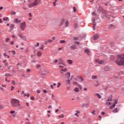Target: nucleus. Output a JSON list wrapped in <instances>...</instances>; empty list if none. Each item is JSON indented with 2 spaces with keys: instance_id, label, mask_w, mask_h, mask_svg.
Masks as SVG:
<instances>
[{
  "instance_id": "nucleus-58",
  "label": "nucleus",
  "mask_w": 124,
  "mask_h": 124,
  "mask_svg": "<svg viewBox=\"0 0 124 124\" xmlns=\"http://www.w3.org/2000/svg\"><path fill=\"white\" fill-rule=\"evenodd\" d=\"M13 55H15V54H16V52L15 51H13Z\"/></svg>"
},
{
  "instance_id": "nucleus-53",
  "label": "nucleus",
  "mask_w": 124,
  "mask_h": 124,
  "mask_svg": "<svg viewBox=\"0 0 124 124\" xmlns=\"http://www.w3.org/2000/svg\"><path fill=\"white\" fill-rule=\"evenodd\" d=\"M14 44V42H13V41H11V42H10L11 45H13Z\"/></svg>"
},
{
  "instance_id": "nucleus-41",
  "label": "nucleus",
  "mask_w": 124,
  "mask_h": 124,
  "mask_svg": "<svg viewBox=\"0 0 124 124\" xmlns=\"http://www.w3.org/2000/svg\"><path fill=\"white\" fill-rule=\"evenodd\" d=\"M8 40H9V38H6V40H5V42H6V43H7Z\"/></svg>"
},
{
  "instance_id": "nucleus-49",
  "label": "nucleus",
  "mask_w": 124,
  "mask_h": 124,
  "mask_svg": "<svg viewBox=\"0 0 124 124\" xmlns=\"http://www.w3.org/2000/svg\"><path fill=\"white\" fill-rule=\"evenodd\" d=\"M60 86H61V83L60 82H59L58 85L57 86V88H60Z\"/></svg>"
},
{
  "instance_id": "nucleus-12",
  "label": "nucleus",
  "mask_w": 124,
  "mask_h": 124,
  "mask_svg": "<svg viewBox=\"0 0 124 124\" xmlns=\"http://www.w3.org/2000/svg\"><path fill=\"white\" fill-rule=\"evenodd\" d=\"M88 74H89V71L88 70L84 71L83 75H84V76L88 75Z\"/></svg>"
},
{
  "instance_id": "nucleus-52",
  "label": "nucleus",
  "mask_w": 124,
  "mask_h": 124,
  "mask_svg": "<svg viewBox=\"0 0 124 124\" xmlns=\"http://www.w3.org/2000/svg\"><path fill=\"white\" fill-rule=\"evenodd\" d=\"M110 109H113L114 108V107L113 106H111L109 107Z\"/></svg>"
},
{
  "instance_id": "nucleus-22",
  "label": "nucleus",
  "mask_w": 124,
  "mask_h": 124,
  "mask_svg": "<svg viewBox=\"0 0 124 124\" xmlns=\"http://www.w3.org/2000/svg\"><path fill=\"white\" fill-rule=\"evenodd\" d=\"M92 78L93 80H94V79H96V78H97V76H92Z\"/></svg>"
},
{
  "instance_id": "nucleus-63",
  "label": "nucleus",
  "mask_w": 124,
  "mask_h": 124,
  "mask_svg": "<svg viewBox=\"0 0 124 124\" xmlns=\"http://www.w3.org/2000/svg\"><path fill=\"white\" fill-rule=\"evenodd\" d=\"M4 64H5V65L7 66V65H8V63L5 62Z\"/></svg>"
},
{
  "instance_id": "nucleus-15",
  "label": "nucleus",
  "mask_w": 124,
  "mask_h": 124,
  "mask_svg": "<svg viewBox=\"0 0 124 124\" xmlns=\"http://www.w3.org/2000/svg\"><path fill=\"white\" fill-rule=\"evenodd\" d=\"M107 101H112V95L108 96Z\"/></svg>"
},
{
  "instance_id": "nucleus-18",
  "label": "nucleus",
  "mask_w": 124,
  "mask_h": 124,
  "mask_svg": "<svg viewBox=\"0 0 124 124\" xmlns=\"http://www.w3.org/2000/svg\"><path fill=\"white\" fill-rule=\"evenodd\" d=\"M38 57H41V56L42 55V53H41V52L40 51H38L37 53Z\"/></svg>"
},
{
  "instance_id": "nucleus-48",
  "label": "nucleus",
  "mask_w": 124,
  "mask_h": 124,
  "mask_svg": "<svg viewBox=\"0 0 124 124\" xmlns=\"http://www.w3.org/2000/svg\"><path fill=\"white\" fill-rule=\"evenodd\" d=\"M26 106L29 107V106H30V103H26Z\"/></svg>"
},
{
  "instance_id": "nucleus-26",
  "label": "nucleus",
  "mask_w": 124,
  "mask_h": 124,
  "mask_svg": "<svg viewBox=\"0 0 124 124\" xmlns=\"http://www.w3.org/2000/svg\"><path fill=\"white\" fill-rule=\"evenodd\" d=\"M15 14H16V12H14L13 11H11V15H15Z\"/></svg>"
},
{
  "instance_id": "nucleus-47",
  "label": "nucleus",
  "mask_w": 124,
  "mask_h": 124,
  "mask_svg": "<svg viewBox=\"0 0 124 124\" xmlns=\"http://www.w3.org/2000/svg\"><path fill=\"white\" fill-rule=\"evenodd\" d=\"M96 84H95V86H96V87H97V86H98L99 85V84H98V81L96 82Z\"/></svg>"
},
{
  "instance_id": "nucleus-11",
  "label": "nucleus",
  "mask_w": 124,
  "mask_h": 124,
  "mask_svg": "<svg viewBox=\"0 0 124 124\" xmlns=\"http://www.w3.org/2000/svg\"><path fill=\"white\" fill-rule=\"evenodd\" d=\"M98 39V35L97 34H95L93 36V40H96Z\"/></svg>"
},
{
  "instance_id": "nucleus-38",
  "label": "nucleus",
  "mask_w": 124,
  "mask_h": 124,
  "mask_svg": "<svg viewBox=\"0 0 124 124\" xmlns=\"http://www.w3.org/2000/svg\"><path fill=\"white\" fill-rule=\"evenodd\" d=\"M24 96H27V97H29V96H30V94H24Z\"/></svg>"
},
{
  "instance_id": "nucleus-24",
  "label": "nucleus",
  "mask_w": 124,
  "mask_h": 124,
  "mask_svg": "<svg viewBox=\"0 0 124 124\" xmlns=\"http://www.w3.org/2000/svg\"><path fill=\"white\" fill-rule=\"evenodd\" d=\"M60 42L61 44H62V43H65V40H60Z\"/></svg>"
},
{
  "instance_id": "nucleus-59",
  "label": "nucleus",
  "mask_w": 124,
  "mask_h": 124,
  "mask_svg": "<svg viewBox=\"0 0 124 124\" xmlns=\"http://www.w3.org/2000/svg\"><path fill=\"white\" fill-rule=\"evenodd\" d=\"M73 84H74L75 85H77L78 83H77V82H76V81H74V82H73Z\"/></svg>"
},
{
  "instance_id": "nucleus-56",
  "label": "nucleus",
  "mask_w": 124,
  "mask_h": 124,
  "mask_svg": "<svg viewBox=\"0 0 124 124\" xmlns=\"http://www.w3.org/2000/svg\"><path fill=\"white\" fill-rule=\"evenodd\" d=\"M59 118H64V116H63V115H62V116L60 115L59 116Z\"/></svg>"
},
{
  "instance_id": "nucleus-37",
  "label": "nucleus",
  "mask_w": 124,
  "mask_h": 124,
  "mask_svg": "<svg viewBox=\"0 0 124 124\" xmlns=\"http://www.w3.org/2000/svg\"><path fill=\"white\" fill-rule=\"evenodd\" d=\"M75 43L76 44H77V45H79V44H80V43H79V42H77V41L75 42Z\"/></svg>"
},
{
  "instance_id": "nucleus-5",
  "label": "nucleus",
  "mask_w": 124,
  "mask_h": 124,
  "mask_svg": "<svg viewBox=\"0 0 124 124\" xmlns=\"http://www.w3.org/2000/svg\"><path fill=\"white\" fill-rule=\"evenodd\" d=\"M59 62L58 64H62L64 66H65V64L64 63V62H63V60L61 58L59 59Z\"/></svg>"
},
{
  "instance_id": "nucleus-44",
  "label": "nucleus",
  "mask_w": 124,
  "mask_h": 124,
  "mask_svg": "<svg viewBox=\"0 0 124 124\" xmlns=\"http://www.w3.org/2000/svg\"><path fill=\"white\" fill-rule=\"evenodd\" d=\"M31 100H34V97H33V96L31 97Z\"/></svg>"
},
{
  "instance_id": "nucleus-45",
  "label": "nucleus",
  "mask_w": 124,
  "mask_h": 124,
  "mask_svg": "<svg viewBox=\"0 0 124 124\" xmlns=\"http://www.w3.org/2000/svg\"><path fill=\"white\" fill-rule=\"evenodd\" d=\"M14 113H15V111L12 110L10 112V114H14Z\"/></svg>"
},
{
  "instance_id": "nucleus-1",
  "label": "nucleus",
  "mask_w": 124,
  "mask_h": 124,
  "mask_svg": "<svg viewBox=\"0 0 124 124\" xmlns=\"http://www.w3.org/2000/svg\"><path fill=\"white\" fill-rule=\"evenodd\" d=\"M11 106L13 107H15L17 109V110H21V109H23V107L21 104H20V101L16 99H12L11 100Z\"/></svg>"
},
{
  "instance_id": "nucleus-21",
  "label": "nucleus",
  "mask_w": 124,
  "mask_h": 124,
  "mask_svg": "<svg viewBox=\"0 0 124 124\" xmlns=\"http://www.w3.org/2000/svg\"><path fill=\"white\" fill-rule=\"evenodd\" d=\"M78 78H79V79H80L81 80V81H84V79H83V77H82L81 76H78Z\"/></svg>"
},
{
  "instance_id": "nucleus-39",
  "label": "nucleus",
  "mask_w": 124,
  "mask_h": 124,
  "mask_svg": "<svg viewBox=\"0 0 124 124\" xmlns=\"http://www.w3.org/2000/svg\"><path fill=\"white\" fill-rule=\"evenodd\" d=\"M12 84L13 85H15V81L12 80Z\"/></svg>"
},
{
  "instance_id": "nucleus-42",
  "label": "nucleus",
  "mask_w": 124,
  "mask_h": 124,
  "mask_svg": "<svg viewBox=\"0 0 124 124\" xmlns=\"http://www.w3.org/2000/svg\"><path fill=\"white\" fill-rule=\"evenodd\" d=\"M92 15H93V16H95V15H96V14H95V12H93V14H92Z\"/></svg>"
},
{
  "instance_id": "nucleus-61",
  "label": "nucleus",
  "mask_w": 124,
  "mask_h": 124,
  "mask_svg": "<svg viewBox=\"0 0 124 124\" xmlns=\"http://www.w3.org/2000/svg\"><path fill=\"white\" fill-rule=\"evenodd\" d=\"M53 4L54 6H56V1H54V2L53 3Z\"/></svg>"
},
{
  "instance_id": "nucleus-64",
  "label": "nucleus",
  "mask_w": 124,
  "mask_h": 124,
  "mask_svg": "<svg viewBox=\"0 0 124 124\" xmlns=\"http://www.w3.org/2000/svg\"><path fill=\"white\" fill-rule=\"evenodd\" d=\"M25 124H30L29 122H26Z\"/></svg>"
},
{
  "instance_id": "nucleus-27",
  "label": "nucleus",
  "mask_w": 124,
  "mask_h": 124,
  "mask_svg": "<svg viewBox=\"0 0 124 124\" xmlns=\"http://www.w3.org/2000/svg\"><path fill=\"white\" fill-rule=\"evenodd\" d=\"M75 92H76V93H78V92H79V89L77 88H76L75 89Z\"/></svg>"
},
{
  "instance_id": "nucleus-8",
  "label": "nucleus",
  "mask_w": 124,
  "mask_h": 124,
  "mask_svg": "<svg viewBox=\"0 0 124 124\" xmlns=\"http://www.w3.org/2000/svg\"><path fill=\"white\" fill-rule=\"evenodd\" d=\"M70 48L71 50H75L76 49H77V47L76 46V45L74 44L72 45Z\"/></svg>"
},
{
  "instance_id": "nucleus-40",
  "label": "nucleus",
  "mask_w": 124,
  "mask_h": 124,
  "mask_svg": "<svg viewBox=\"0 0 124 124\" xmlns=\"http://www.w3.org/2000/svg\"><path fill=\"white\" fill-rule=\"evenodd\" d=\"M41 65H36V67L37 68H39V67H40Z\"/></svg>"
},
{
  "instance_id": "nucleus-30",
  "label": "nucleus",
  "mask_w": 124,
  "mask_h": 124,
  "mask_svg": "<svg viewBox=\"0 0 124 124\" xmlns=\"http://www.w3.org/2000/svg\"><path fill=\"white\" fill-rule=\"evenodd\" d=\"M100 61V60L99 59H96L95 60L96 62H97L99 64Z\"/></svg>"
},
{
  "instance_id": "nucleus-54",
  "label": "nucleus",
  "mask_w": 124,
  "mask_h": 124,
  "mask_svg": "<svg viewBox=\"0 0 124 124\" xmlns=\"http://www.w3.org/2000/svg\"><path fill=\"white\" fill-rule=\"evenodd\" d=\"M94 112H95V110H94L92 112V114H93V115H94L95 113H94Z\"/></svg>"
},
{
  "instance_id": "nucleus-2",
  "label": "nucleus",
  "mask_w": 124,
  "mask_h": 124,
  "mask_svg": "<svg viewBox=\"0 0 124 124\" xmlns=\"http://www.w3.org/2000/svg\"><path fill=\"white\" fill-rule=\"evenodd\" d=\"M115 62L117 65H124V54L118 55Z\"/></svg>"
},
{
  "instance_id": "nucleus-55",
  "label": "nucleus",
  "mask_w": 124,
  "mask_h": 124,
  "mask_svg": "<svg viewBox=\"0 0 124 124\" xmlns=\"http://www.w3.org/2000/svg\"><path fill=\"white\" fill-rule=\"evenodd\" d=\"M10 27H11V28H14V25L11 24V25H10Z\"/></svg>"
},
{
  "instance_id": "nucleus-50",
  "label": "nucleus",
  "mask_w": 124,
  "mask_h": 124,
  "mask_svg": "<svg viewBox=\"0 0 124 124\" xmlns=\"http://www.w3.org/2000/svg\"><path fill=\"white\" fill-rule=\"evenodd\" d=\"M37 93H40V91L39 90H37Z\"/></svg>"
},
{
  "instance_id": "nucleus-14",
  "label": "nucleus",
  "mask_w": 124,
  "mask_h": 124,
  "mask_svg": "<svg viewBox=\"0 0 124 124\" xmlns=\"http://www.w3.org/2000/svg\"><path fill=\"white\" fill-rule=\"evenodd\" d=\"M95 95H96L98 98H101V95H100V94L98 93H95Z\"/></svg>"
},
{
  "instance_id": "nucleus-9",
  "label": "nucleus",
  "mask_w": 124,
  "mask_h": 124,
  "mask_svg": "<svg viewBox=\"0 0 124 124\" xmlns=\"http://www.w3.org/2000/svg\"><path fill=\"white\" fill-rule=\"evenodd\" d=\"M84 53H85V54H87V56H90L91 51H90V50L86 49L84 50Z\"/></svg>"
},
{
  "instance_id": "nucleus-29",
  "label": "nucleus",
  "mask_w": 124,
  "mask_h": 124,
  "mask_svg": "<svg viewBox=\"0 0 124 124\" xmlns=\"http://www.w3.org/2000/svg\"><path fill=\"white\" fill-rule=\"evenodd\" d=\"M3 20L4 21H8V17H4V18H3Z\"/></svg>"
},
{
  "instance_id": "nucleus-34",
  "label": "nucleus",
  "mask_w": 124,
  "mask_h": 124,
  "mask_svg": "<svg viewBox=\"0 0 124 124\" xmlns=\"http://www.w3.org/2000/svg\"><path fill=\"white\" fill-rule=\"evenodd\" d=\"M14 21H15V23H18V19H17V18H15V19H14Z\"/></svg>"
},
{
  "instance_id": "nucleus-16",
  "label": "nucleus",
  "mask_w": 124,
  "mask_h": 124,
  "mask_svg": "<svg viewBox=\"0 0 124 124\" xmlns=\"http://www.w3.org/2000/svg\"><path fill=\"white\" fill-rule=\"evenodd\" d=\"M67 62H68V63H69V64H71L72 63V60H67Z\"/></svg>"
},
{
  "instance_id": "nucleus-32",
  "label": "nucleus",
  "mask_w": 124,
  "mask_h": 124,
  "mask_svg": "<svg viewBox=\"0 0 124 124\" xmlns=\"http://www.w3.org/2000/svg\"><path fill=\"white\" fill-rule=\"evenodd\" d=\"M100 11H101V7H99V10H97V12L98 13H99V12H100Z\"/></svg>"
},
{
  "instance_id": "nucleus-19",
  "label": "nucleus",
  "mask_w": 124,
  "mask_h": 124,
  "mask_svg": "<svg viewBox=\"0 0 124 124\" xmlns=\"http://www.w3.org/2000/svg\"><path fill=\"white\" fill-rule=\"evenodd\" d=\"M5 77H10L11 76V74L9 73H6L5 75Z\"/></svg>"
},
{
  "instance_id": "nucleus-28",
  "label": "nucleus",
  "mask_w": 124,
  "mask_h": 124,
  "mask_svg": "<svg viewBox=\"0 0 124 124\" xmlns=\"http://www.w3.org/2000/svg\"><path fill=\"white\" fill-rule=\"evenodd\" d=\"M62 71H64V72H66V71H67V69L66 68H64V69H62Z\"/></svg>"
},
{
  "instance_id": "nucleus-46",
  "label": "nucleus",
  "mask_w": 124,
  "mask_h": 124,
  "mask_svg": "<svg viewBox=\"0 0 124 124\" xmlns=\"http://www.w3.org/2000/svg\"><path fill=\"white\" fill-rule=\"evenodd\" d=\"M74 28L75 29H77V24L74 25Z\"/></svg>"
},
{
  "instance_id": "nucleus-6",
  "label": "nucleus",
  "mask_w": 124,
  "mask_h": 124,
  "mask_svg": "<svg viewBox=\"0 0 124 124\" xmlns=\"http://www.w3.org/2000/svg\"><path fill=\"white\" fill-rule=\"evenodd\" d=\"M67 75H68V80H67V85H69V84H70V80H69V78H70V73L67 72Z\"/></svg>"
},
{
  "instance_id": "nucleus-4",
  "label": "nucleus",
  "mask_w": 124,
  "mask_h": 124,
  "mask_svg": "<svg viewBox=\"0 0 124 124\" xmlns=\"http://www.w3.org/2000/svg\"><path fill=\"white\" fill-rule=\"evenodd\" d=\"M20 30H21V31H24L26 28V22H23V23H21L20 24Z\"/></svg>"
},
{
  "instance_id": "nucleus-57",
  "label": "nucleus",
  "mask_w": 124,
  "mask_h": 124,
  "mask_svg": "<svg viewBox=\"0 0 124 124\" xmlns=\"http://www.w3.org/2000/svg\"><path fill=\"white\" fill-rule=\"evenodd\" d=\"M106 103H107V104H108L109 105H111V102H107Z\"/></svg>"
},
{
  "instance_id": "nucleus-10",
  "label": "nucleus",
  "mask_w": 124,
  "mask_h": 124,
  "mask_svg": "<svg viewBox=\"0 0 124 124\" xmlns=\"http://www.w3.org/2000/svg\"><path fill=\"white\" fill-rule=\"evenodd\" d=\"M18 36H19V37H20L21 39H23V40H26V38H25V37H24L23 35L19 33L18 34Z\"/></svg>"
},
{
  "instance_id": "nucleus-23",
  "label": "nucleus",
  "mask_w": 124,
  "mask_h": 124,
  "mask_svg": "<svg viewBox=\"0 0 124 124\" xmlns=\"http://www.w3.org/2000/svg\"><path fill=\"white\" fill-rule=\"evenodd\" d=\"M102 63H104V60H100L99 64H101Z\"/></svg>"
},
{
  "instance_id": "nucleus-43",
  "label": "nucleus",
  "mask_w": 124,
  "mask_h": 124,
  "mask_svg": "<svg viewBox=\"0 0 124 124\" xmlns=\"http://www.w3.org/2000/svg\"><path fill=\"white\" fill-rule=\"evenodd\" d=\"M48 42H49V43H51V42H53V40H48Z\"/></svg>"
},
{
  "instance_id": "nucleus-25",
  "label": "nucleus",
  "mask_w": 124,
  "mask_h": 124,
  "mask_svg": "<svg viewBox=\"0 0 124 124\" xmlns=\"http://www.w3.org/2000/svg\"><path fill=\"white\" fill-rule=\"evenodd\" d=\"M117 103H118V100L117 99H116L114 101V104H117Z\"/></svg>"
},
{
  "instance_id": "nucleus-36",
  "label": "nucleus",
  "mask_w": 124,
  "mask_h": 124,
  "mask_svg": "<svg viewBox=\"0 0 124 124\" xmlns=\"http://www.w3.org/2000/svg\"><path fill=\"white\" fill-rule=\"evenodd\" d=\"M73 9L74 12H76V8L75 7H74Z\"/></svg>"
},
{
  "instance_id": "nucleus-31",
  "label": "nucleus",
  "mask_w": 124,
  "mask_h": 124,
  "mask_svg": "<svg viewBox=\"0 0 124 124\" xmlns=\"http://www.w3.org/2000/svg\"><path fill=\"white\" fill-rule=\"evenodd\" d=\"M113 26H114V25H113V24H110V25H109L108 26L109 29H111V28H113Z\"/></svg>"
},
{
  "instance_id": "nucleus-20",
  "label": "nucleus",
  "mask_w": 124,
  "mask_h": 124,
  "mask_svg": "<svg viewBox=\"0 0 124 124\" xmlns=\"http://www.w3.org/2000/svg\"><path fill=\"white\" fill-rule=\"evenodd\" d=\"M51 98L53 100H56V98L55 97V95H54V94H52V95H51Z\"/></svg>"
},
{
  "instance_id": "nucleus-35",
  "label": "nucleus",
  "mask_w": 124,
  "mask_h": 124,
  "mask_svg": "<svg viewBox=\"0 0 124 124\" xmlns=\"http://www.w3.org/2000/svg\"><path fill=\"white\" fill-rule=\"evenodd\" d=\"M73 40H78V38H77L76 37H73Z\"/></svg>"
},
{
  "instance_id": "nucleus-13",
  "label": "nucleus",
  "mask_w": 124,
  "mask_h": 124,
  "mask_svg": "<svg viewBox=\"0 0 124 124\" xmlns=\"http://www.w3.org/2000/svg\"><path fill=\"white\" fill-rule=\"evenodd\" d=\"M104 70L105 71H109V67L108 66H107L104 67Z\"/></svg>"
},
{
  "instance_id": "nucleus-60",
  "label": "nucleus",
  "mask_w": 124,
  "mask_h": 124,
  "mask_svg": "<svg viewBox=\"0 0 124 124\" xmlns=\"http://www.w3.org/2000/svg\"><path fill=\"white\" fill-rule=\"evenodd\" d=\"M50 88H51V89H54V86H53L52 85H50Z\"/></svg>"
},
{
  "instance_id": "nucleus-17",
  "label": "nucleus",
  "mask_w": 124,
  "mask_h": 124,
  "mask_svg": "<svg viewBox=\"0 0 124 124\" xmlns=\"http://www.w3.org/2000/svg\"><path fill=\"white\" fill-rule=\"evenodd\" d=\"M112 112H113V113H118V108H114V109L113 110Z\"/></svg>"
},
{
  "instance_id": "nucleus-7",
  "label": "nucleus",
  "mask_w": 124,
  "mask_h": 124,
  "mask_svg": "<svg viewBox=\"0 0 124 124\" xmlns=\"http://www.w3.org/2000/svg\"><path fill=\"white\" fill-rule=\"evenodd\" d=\"M92 22H93V31H94V28H95V26H96V23H95V19H93L92 20Z\"/></svg>"
},
{
  "instance_id": "nucleus-62",
  "label": "nucleus",
  "mask_w": 124,
  "mask_h": 124,
  "mask_svg": "<svg viewBox=\"0 0 124 124\" xmlns=\"http://www.w3.org/2000/svg\"><path fill=\"white\" fill-rule=\"evenodd\" d=\"M58 62V60H55L54 61V62H55V63H56V62Z\"/></svg>"
},
{
  "instance_id": "nucleus-33",
  "label": "nucleus",
  "mask_w": 124,
  "mask_h": 124,
  "mask_svg": "<svg viewBox=\"0 0 124 124\" xmlns=\"http://www.w3.org/2000/svg\"><path fill=\"white\" fill-rule=\"evenodd\" d=\"M68 21H66L65 22V27H68Z\"/></svg>"
},
{
  "instance_id": "nucleus-51",
  "label": "nucleus",
  "mask_w": 124,
  "mask_h": 124,
  "mask_svg": "<svg viewBox=\"0 0 124 124\" xmlns=\"http://www.w3.org/2000/svg\"><path fill=\"white\" fill-rule=\"evenodd\" d=\"M97 23H99V22H100V19H99V18H97Z\"/></svg>"
},
{
  "instance_id": "nucleus-3",
  "label": "nucleus",
  "mask_w": 124,
  "mask_h": 124,
  "mask_svg": "<svg viewBox=\"0 0 124 124\" xmlns=\"http://www.w3.org/2000/svg\"><path fill=\"white\" fill-rule=\"evenodd\" d=\"M41 0H35L33 3H31L28 5L29 7L30 8H31V7H33V6H36L38 5L40 3Z\"/></svg>"
}]
</instances>
